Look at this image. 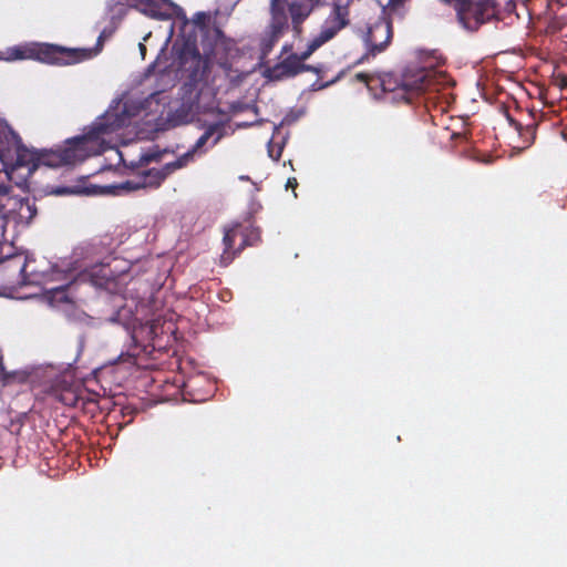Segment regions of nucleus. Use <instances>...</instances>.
<instances>
[{
  "label": "nucleus",
  "mask_w": 567,
  "mask_h": 567,
  "mask_svg": "<svg viewBox=\"0 0 567 567\" xmlns=\"http://www.w3.org/2000/svg\"><path fill=\"white\" fill-rule=\"evenodd\" d=\"M195 153L192 150H188L186 153L177 157L174 162L165 164V169L169 171V173H174L175 171L183 168L188 165L194 159Z\"/></svg>",
  "instance_id": "nucleus-20"
},
{
  "label": "nucleus",
  "mask_w": 567,
  "mask_h": 567,
  "mask_svg": "<svg viewBox=\"0 0 567 567\" xmlns=\"http://www.w3.org/2000/svg\"><path fill=\"white\" fill-rule=\"evenodd\" d=\"M161 1L182 11V9L178 8L177 6H175L171 0H161Z\"/></svg>",
  "instance_id": "nucleus-28"
},
{
  "label": "nucleus",
  "mask_w": 567,
  "mask_h": 567,
  "mask_svg": "<svg viewBox=\"0 0 567 567\" xmlns=\"http://www.w3.org/2000/svg\"><path fill=\"white\" fill-rule=\"evenodd\" d=\"M441 1H442L443 3H445V4H450V6H452V7L454 8V4H455V2H456L457 0H441Z\"/></svg>",
  "instance_id": "nucleus-29"
},
{
  "label": "nucleus",
  "mask_w": 567,
  "mask_h": 567,
  "mask_svg": "<svg viewBox=\"0 0 567 567\" xmlns=\"http://www.w3.org/2000/svg\"><path fill=\"white\" fill-rule=\"evenodd\" d=\"M2 252V250H0ZM18 261L21 264L20 271L23 274L38 275L43 277L47 281H60L64 280L65 284L50 289L52 297L60 301H69L65 293L66 288L71 285L72 280L70 275L74 271H86L90 266L75 258L72 255L70 258H59L55 261L43 260L38 261L24 254V250H16L13 254L3 256L0 254V262L3 261Z\"/></svg>",
  "instance_id": "nucleus-2"
},
{
  "label": "nucleus",
  "mask_w": 567,
  "mask_h": 567,
  "mask_svg": "<svg viewBox=\"0 0 567 567\" xmlns=\"http://www.w3.org/2000/svg\"><path fill=\"white\" fill-rule=\"evenodd\" d=\"M404 1L405 0H389L388 7H390L392 9L398 8V7L402 6Z\"/></svg>",
  "instance_id": "nucleus-26"
},
{
  "label": "nucleus",
  "mask_w": 567,
  "mask_h": 567,
  "mask_svg": "<svg viewBox=\"0 0 567 567\" xmlns=\"http://www.w3.org/2000/svg\"><path fill=\"white\" fill-rule=\"evenodd\" d=\"M102 266L109 268V274H104L105 276H120L128 272L134 264L127 260H120L118 257H113L111 260L103 262Z\"/></svg>",
  "instance_id": "nucleus-18"
},
{
  "label": "nucleus",
  "mask_w": 567,
  "mask_h": 567,
  "mask_svg": "<svg viewBox=\"0 0 567 567\" xmlns=\"http://www.w3.org/2000/svg\"><path fill=\"white\" fill-rule=\"evenodd\" d=\"M355 0H332L331 11L326 20L339 32L350 25V7Z\"/></svg>",
  "instance_id": "nucleus-14"
},
{
  "label": "nucleus",
  "mask_w": 567,
  "mask_h": 567,
  "mask_svg": "<svg viewBox=\"0 0 567 567\" xmlns=\"http://www.w3.org/2000/svg\"><path fill=\"white\" fill-rule=\"evenodd\" d=\"M268 28L282 33L289 29L285 0H270V22Z\"/></svg>",
  "instance_id": "nucleus-15"
},
{
  "label": "nucleus",
  "mask_w": 567,
  "mask_h": 567,
  "mask_svg": "<svg viewBox=\"0 0 567 567\" xmlns=\"http://www.w3.org/2000/svg\"><path fill=\"white\" fill-rule=\"evenodd\" d=\"M297 185H298L297 179L295 177H290L287 181L286 187L295 189L297 187Z\"/></svg>",
  "instance_id": "nucleus-27"
},
{
  "label": "nucleus",
  "mask_w": 567,
  "mask_h": 567,
  "mask_svg": "<svg viewBox=\"0 0 567 567\" xmlns=\"http://www.w3.org/2000/svg\"><path fill=\"white\" fill-rule=\"evenodd\" d=\"M305 21L291 20V29L296 37H300L303 33Z\"/></svg>",
  "instance_id": "nucleus-24"
},
{
  "label": "nucleus",
  "mask_w": 567,
  "mask_h": 567,
  "mask_svg": "<svg viewBox=\"0 0 567 567\" xmlns=\"http://www.w3.org/2000/svg\"><path fill=\"white\" fill-rule=\"evenodd\" d=\"M169 175L171 173L165 169V165L162 168H151L143 172L137 181H126L122 183L120 188L127 192L146 187L157 188Z\"/></svg>",
  "instance_id": "nucleus-13"
},
{
  "label": "nucleus",
  "mask_w": 567,
  "mask_h": 567,
  "mask_svg": "<svg viewBox=\"0 0 567 567\" xmlns=\"http://www.w3.org/2000/svg\"><path fill=\"white\" fill-rule=\"evenodd\" d=\"M207 22H208V16L205 13V12H197L194 14V18H193V23L199 28L202 31H208V28H207Z\"/></svg>",
  "instance_id": "nucleus-22"
},
{
  "label": "nucleus",
  "mask_w": 567,
  "mask_h": 567,
  "mask_svg": "<svg viewBox=\"0 0 567 567\" xmlns=\"http://www.w3.org/2000/svg\"><path fill=\"white\" fill-rule=\"evenodd\" d=\"M319 7L322 6L308 0H293L288 3L290 20L306 21Z\"/></svg>",
  "instance_id": "nucleus-16"
},
{
  "label": "nucleus",
  "mask_w": 567,
  "mask_h": 567,
  "mask_svg": "<svg viewBox=\"0 0 567 567\" xmlns=\"http://www.w3.org/2000/svg\"><path fill=\"white\" fill-rule=\"evenodd\" d=\"M284 35L282 32H277L276 30L267 29L266 34L260 41V51L264 56L268 55L274 49L275 44L279 41V39Z\"/></svg>",
  "instance_id": "nucleus-19"
},
{
  "label": "nucleus",
  "mask_w": 567,
  "mask_h": 567,
  "mask_svg": "<svg viewBox=\"0 0 567 567\" xmlns=\"http://www.w3.org/2000/svg\"><path fill=\"white\" fill-rule=\"evenodd\" d=\"M392 37L393 28L390 21L380 19L371 24L364 37L368 51L358 63L364 59H368L369 56H375L377 54L383 52L390 44Z\"/></svg>",
  "instance_id": "nucleus-7"
},
{
  "label": "nucleus",
  "mask_w": 567,
  "mask_h": 567,
  "mask_svg": "<svg viewBox=\"0 0 567 567\" xmlns=\"http://www.w3.org/2000/svg\"><path fill=\"white\" fill-rule=\"evenodd\" d=\"M146 2H147L148 6H152V7L155 6V3L153 1H148L147 0Z\"/></svg>",
  "instance_id": "nucleus-33"
},
{
  "label": "nucleus",
  "mask_w": 567,
  "mask_h": 567,
  "mask_svg": "<svg viewBox=\"0 0 567 567\" xmlns=\"http://www.w3.org/2000/svg\"><path fill=\"white\" fill-rule=\"evenodd\" d=\"M11 48H8L7 50L4 51H0V55H3V53L8 52ZM0 61H7V62H12L13 60H7V59H0Z\"/></svg>",
  "instance_id": "nucleus-30"
},
{
  "label": "nucleus",
  "mask_w": 567,
  "mask_h": 567,
  "mask_svg": "<svg viewBox=\"0 0 567 567\" xmlns=\"http://www.w3.org/2000/svg\"><path fill=\"white\" fill-rule=\"evenodd\" d=\"M140 49H141V51H142L143 53H144V52H145V50H146L145 45H144V44H142V43H140Z\"/></svg>",
  "instance_id": "nucleus-32"
},
{
  "label": "nucleus",
  "mask_w": 567,
  "mask_h": 567,
  "mask_svg": "<svg viewBox=\"0 0 567 567\" xmlns=\"http://www.w3.org/2000/svg\"><path fill=\"white\" fill-rule=\"evenodd\" d=\"M125 114L105 113L97 118L83 135L69 138L65 146L56 150L39 151V167L73 165L102 152V136L112 134L125 126Z\"/></svg>",
  "instance_id": "nucleus-1"
},
{
  "label": "nucleus",
  "mask_w": 567,
  "mask_h": 567,
  "mask_svg": "<svg viewBox=\"0 0 567 567\" xmlns=\"http://www.w3.org/2000/svg\"><path fill=\"white\" fill-rule=\"evenodd\" d=\"M215 45H217V41H215L214 45L210 42L206 43L205 41H203V54H200L195 43L185 44L181 54V60L183 64H186L188 61H192V63L195 65L192 72L193 76L197 75L199 69H203V71H205L206 69H208L209 64L215 61Z\"/></svg>",
  "instance_id": "nucleus-10"
},
{
  "label": "nucleus",
  "mask_w": 567,
  "mask_h": 567,
  "mask_svg": "<svg viewBox=\"0 0 567 567\" xmlns=\"http://www.w3.org/2000/svg\"><path fill=\"white\" fill-rule=\"evenodd\" d=\"M199 113V94L184 96L179 105L168 113V121L174 126L192 123Z\"/></svg>",
  "instance_id": "nucleus-12"
},
{
  "label": "nucleus",
  "mask_w": 567,
  "mask_h": 567,
  "mask_svg": "<svg viewBox=\"0 0 567 567\" xmlns=\"http://www.w3.org/2000/svg\"><path fill=\"white\" fill-rule=\"evenodd\" d=\"M338 34L339 31L324 20L319 33L313 35L308 42L307 49L300 54L292 53L288 55L281 62L269 69V78L272 80H282L309 71L311 68L305 64L303 61L308 60L319 48L334 39Z\"/></svg>",
  "instance_id": "nucleus-4"
},
{
  "label": "nucleus",
  "mask_w": 567,
  "mask_h": 567,
  "mask_svg": "<svg viewBox=\"0 0 567 567\" xmlns=\"http://www.w3.org/2000/svg\"><path fill=\"white\" fill-rule=\"evenodd\" d=\"M241 250H223V254L220 255V266L227 267L237 256V252H240Z\"/></svg>",
  "instance_id": "nucleus-23"
},
{
  "label": "nucleus",
  "mask_w": 567,
  "mask_h": 567,
  "mask_svg": "<svg viewBox=\"0 0 567 567\" xmlns=\"http://www.w3.org/2000/svg\"><path fill=\"white\" fill-rule=\"evenodd\" d=\"M0 163L7 171L25 167L31 174L39 167V151L27 148L12 130L0 133Z\"/></svg>",
  "instance_id": "nucleus-5"
},
{
  "label": "nucleus",
  "mask_w": 567,
  "mask_h": 567,
  "mask_svg": "<svg viewBox=\"0 0 567 567\" xmlns=\"http://www.w3.org/2000/svg\"><path fill=\"white\" fill-rule=\"evenodd\" d=\"M355 79L359 82H363V83L368 84L369 81L371 80V76L368 73L360 72V73L355 74Z\"/></svg>",
  "instance_id": "nucleus-25"
},
{
  "label": "nucleus",
  "mask_w": 567,
  "mask_h": 567,
  "mask_svg": "<svg viewBox=\"0 0 567 567\" xmlns=\"http://www.w3.org/2000/svg\"><path fill=\"white\" fill-rule=\"evenodd\" d=\"M280 157V153L277 154L276 157H274L275 159H278Z\"/></svg>",
  "instance_id": "nucleus-34"
},
{
  "label": "nucleus",
  "mask_w": 567,
  "mask_h": 567,
  "mask_svg": "<svg viewBox=\"0 0 567 567\" xmlns=\"http://www.w3.org/2000/svg\"><path fill=\"white\" fill-rule=\"evenodd\" d=\"M436 79V72L426 69H420L411 74L404 75L400 84V91H402L401 97L404 99L405 102L411 103L416 95L431 90Z\"/></svg>",
  "instance_id": "nucleus-8"
},
{
  "label": "nucleus",
  "mask_w": 567,
  "mask_h": 567,
  "mask_svg": "<svg viewBox=\"0 0 567 567\" xmlns=\"http://www.w3.org/2000/svg\"><path fill=\"white\" fill-rule=\"evenodd\" d=\"M516 128L518 130L520 137L524 138L526 146H529L536 137L537 124L532 121L529 124L523 127L519 123H516Z\"/></svg>",
  "instance_id": "nucleus-21"
},
{
  "label": "nucleus",
  "mask_w": 567,
  "mask_h": 567,
  "mask_svg": "<svg viewBox=\"0 0 567 567\" xmlns=\"http://www.w3.org/2000/svg\"><path fill=\"white\" fill-rule=\"evenodd\" d=\"M226 248H248L260 243V230L251 225H235L225 231L223 238Z\"/></svg>",
  "instance_id": "nucleus-11"
},
{
  "label": "nucleus",
  "mask_w": 567,
  "mask_h": 567,
  "mask_svg": "<svg viewBox=\"0 0 567 567\" xmlns=\"http://www.w3.org/2000/svg\"><path fill=\"white\" fill-rule=\"evenodd\" d=\"M106 37V31H102L97 38L96 44L89 49H71L49 43L13 47V49H10L8 52L3 53V55H0V59H30L55 65L76 64L96 56L103 50Z\"/></svg>",
  "instance_id": "nucleus-3"
},
{
  "label": "nucleus",
  "mask_w": 567,
  "mask_h": 567,
  "mask_svg": "<svg viewBox=\"0 0 567 567\" xmlns=\"http://www.w3.org/2000/svg\"><path fill=\"white\" fill-rule=\"evenodd\" d=\"M441 78H442V85H443V84H445V83H446V81H447V75H446V73L442 72Z\"/></svg>",
  "instance_id": "nucleus-31"
},
{
  "label": "nucleus",
  "mask_w": 567,
  "mask_h": 567,
  "mask_svg": "<svg viewBox=\"0 0 567 567\" xmlns=\"http://www.w3.org/2000/svg\"><path fill=\"white\" fill-rule=\"evenodd\" d=\"M216 133L217 135L214 137L212 143V146H215L224 137V128L221 127L220 124L217 123L210 124L206 128V131L199 136V138L196 141V143L193 145L190 150L194 151L195 154L198 153L206 145L208 140L213 137Z\"/></svg>",
  "instance_id": "nucleus-17"
},
{
  "label": "nucleus",
  "mask_w": 567,
  "mask_h": 567,
  "mask_svg": "<svg viewBox=\"0 0 567 567\" xmlns=\"http://www.w3.org/2000/svg\"><path fill=\"white\" fill-rule=\"evenodd\" d=\"M454 10L460 24L468 31H477L496 14L493 0H457Z\"/></svg>",
  "instance_id": "nucleus-6"
},
{
  "label": "nucleus",
  "mask_w": 567,
  "mask_h": 567,
  "mask_svg": "<svg viewBox=\"0 0 567 567\" xmlns=\"http://www.w3.org/2000/svg\"><path fill=\"white\" fill-rule=\"evenodd\" d=\"M11 186L0 185V196L2 193L6 194L7 204L3 207H0L1 218L3 220V235L6 234V216L8 213L16 212L20 218L25 219L28 223L33 219L37 215V207L34 203H31L28 198H18L16 196H10ZM4 240V236L0 239V245Z\"/></svg>",
  "instance_id": "nucleus-9"
}]
</instances>
